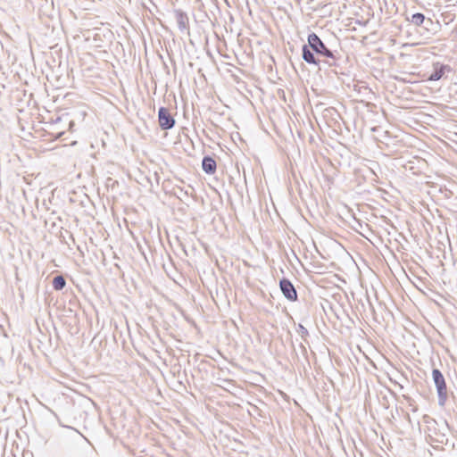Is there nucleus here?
Segmentation results:
<instances>
[{
	"label": "nucleus",
	"instance_id": "obj_11",
	"mask_svg": "<svg viewBox=\"0 0 457 457\" xmlns=\"http://www.w3.org/2000/svg\"><path fill=\"white\" fill-rule=\"evenodd\" d=\"M297 332L301 336V337L304 340H305L306 337L309 335L307 328L305 327H303L302 324L298 325Z\"/></svg>",
	"mask_w": 457,
	"mask_h": 457
},
{
	"label": "nucleus",
	"instance_id": "obj_3",
	"mask_svg": "<svg viewBox=\"0 0 457 457\" xmlns=\"http://www.w3.org/2000/svg\"><path fill=\"white\" fill-rule=\"evenodd\" d=\"M159 125L162 129H170L174 127L175 120L170 114L168 109L161 107L158 112Z\"/></svg>",
	"mask_w": 457,
	"mask_h": 457
},
{
	"label": "nucleus",
	"instance_id": "obj_6",
	"mask_svg": "<svg viewBox=\"0 0 457 457\" xmlns=\"http://www.w3.org/2000/svg\"><path fill=\"white\" fill-rule=\"evenodd\" d=\"M173 13L179 29L181 32L187 31L189 24L187 15L181 10H175Z\"/></svg>",
	"mask_w": 457,
	"mask_h": 457
},
{
	"label": "nucleus",
	"instance_id": "obj_7",
	"mask_svg": "<svg viewBox=\"0 0 457 457\" xmlns=\"http://www.w3.org/2000/svg\"><path fill=\"white\" fill-rule=\"evenodd\" d=\"M309 45H304L302 49V56L303 59L310 64L318 65L320 63V60L314 56L313 51L309 48Z\"/></svg>",
	"mask_w": 457,
	"mask_h": 457
},
{
	"label": "nucleus",
	"instance_id": "obj_2",
	"mask_svg": "<svg viewBox=\"0 0 457 457\" xmlns=\"http://www.w3.org/2000/svg\"><path fill=\"white\" fill-rule=\"evenodd\" d=\"M432 378L437 390L438 403L440 405H444L447 398V389L445 378L442 372L437 369H434L432 370Z\"/></svg>",
	"mask_w": 457,
	"mask_h": 457
},
{
	"label": "nucleus",
	"instance_id": "obj_1",
	"mask_svg": "<svg viewBox=\"0 0 457 457\" xmlns=\"http://www.w3.org/2000/svg\"><path fill=\"white\" fill-rule=\"evenodd\" d=\"M308 44L312 50L317 54L328 58V60L325 61V63H327L328 66L337 65V58L335 53L326 46V45L321 41L317 34L313 32L309 34Z\"/></svg>",
	"mask_w": 457,
	"mask_h": 457
},
{
	"label": "nucleus",
	"instance_id": "obj_8",
	"mask_svg": "<svg viewBox=\"0 0 457 457\" xmlns=\"http://www.w3.org/2000/svg\"><path fill=\"white\" fill-rule=\"evenodd\" d=\"M216 162L210 156H204L202 162V168L207 174H212L216 170Z\"/></svg>",
	"mask_w": 457,
	"mask_h": 457
},
{
	"label": "nucleus",
	"instance_id": "obj_4",
	"mask_svg": "<svg viewBox=\"0 0 457 457\" xmlns=\"http://www.w3.org/2000/svg\"><path fill=\"white\" fill-rule=\"evenodd\" d=\"M279 287L284 296L289 301H295L297 299L296 290L290 280L282 278L279 281Z\"/></svg>",
	"mask_w": 457,
	"mask_h": 457
},
{
	"label": "nucleus",
	"instance_id": "obj_5",
	"mask_svg": "<svg viewBox=\"0 0 457 457\" xmlns=\"http://www.w3.org/2000/svg\"><path fill=\"white\" fill-rule=\"evenodd\" d=\"M433 72L429 75L428 80L436 81L441 79L446 72H451L452 69L449 65L435 62L433 64Z\"/></svg>",
	"mask_w": 457,
	"mask_h": 457
},
{
	"label": "nucleus",
	"instance_id": "obj_9",
	"mask_svg": "<svg viewBox=\"0 0 457 457\" xmlns=\"http://www.w3.org/2000/svg\"><path fill=\"white\" fill-rule=\"evenodd\" d=\"M65 286H66V280L62 275H59V276H56L54 278L53 287L55 290H58V291L62 290L65 287Z\"/></svg>",
	"mask_w": 457,
	"mask_h": 457
},
{
	"label": "nucleus",
	"instance_id": "obj_10",
	"mask_svg": "<svg viewBox=\"0 0 457 457\" xmlns=\"http://www.w3.org/2000/svg\"><path fill=\"white\" fill-rule=\"evenodd\" d=\"M424 21L425 16L420 12L412 14L411 18V22L416 26H420Z\"/></svg>",
	"mask_w": 457,
	"mask_h": 457
}]
</instances>
